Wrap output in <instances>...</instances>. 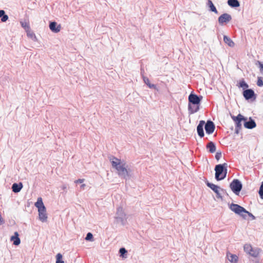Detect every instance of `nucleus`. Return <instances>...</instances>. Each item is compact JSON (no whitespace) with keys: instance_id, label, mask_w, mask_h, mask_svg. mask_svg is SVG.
Masks as SVG:
<instances>
[{"instance_id":"4c0bfd02","label":"nucleus","mask_w":263,"mask_h":263,"mask_svg":"<svg viewBox=\"0 0 263 263\" xmlns=\"http://www.w3.org/2000/svg\"><path fill=\"white\" fill-rule=\"evenodd\" d=\"M257 63L258 64V66H259L260 72H263V63L259 61H257Z\"/></svg>"},{"instance_id":"e433bc0d","label":"nucleus","mask_w":263,"mask_h":263,"mask_svg":"<svg viewBox=\"0 0 263 263\" xmlns=\"http://www.w3.org/2000/svg\"><path fill=\"white\" fill-rule=\"evenodd\" d=\"M245 214H247L249 217H250L252 220H254L256 219V217L255 216H254L251 213L248 212L246 210V212L245 213Z\"/></svg>"},{"instance_id":"bb28decb","label":"nucleus","mask_w":263,"mask_h":263,"mask_svg":"<svg viewBox=\"0 0 263 263\" xmlns=\"http://www.w3.org/2000/svg\"><path fill=\"white\" fill-rule=\"evenodd\" d=\"M26 33L28 37L30 38L32 40H33L34 42L37 41V38L36 37L35 34L30 29L28 30L27 31H26Z\"/></svg>"},{"instance_id":"72a5a7b5","label":"nucleus","mask_w":263,"mask_h":263,"mask_svg":"<svg viewBox=\"0 0 263 263\" xmlns=\"http://www.w3.org/2000/svg\"><path fill=\"white\" fill-rule=\"evenodd\" d=\"M256 84L259 87L263 86V79L262 77H258Z\"/></svg>"},{"instance_id":"dca6fc26","label":"nucleus","mask_w":263,"mask_h":263,"mask_svg":"<svg viewBox=\"0 0 263 263\" xmlns=\"http://www.w3.org/2000/svg\"><path fill=\"white\" fill-rule=\"evenodd\" d=\"M23 187V185L22 182H20L18 183H14L12 185L11 189L13 192L14 193H17L21 191Z\"/></svg>"},{"instance_id":"423d86ee","label":"nucleus","mask_w":263,"mask_h":263,"mask_svg":"<svg viewBox=\"0 0 263 263\" xmlns=\"http://www.w3.org/2000/svg\"><path fill=\"white\" fill-rule=\"evenodd\" d=\"M229 207L230 209L236 214L239 215L245 219H246L247 215L245 214V213L246 212V210L243 207L238 204L233 203L230 204L229 205Z\"/></svg>"},{"instance_id":"2eb2a0df","label":"nucleus","mask_w":263,"mask_h":263,"mask_svg":"<svg viewBox=\"0 0 263 263\" xmlns=\"http://www.w3.org/2000/svg\"><path fill=\"white\" fill-rule=\"evenodd\" d=\"M49 27L50 30L54 33H58L60 32L61 28V25H58L55 21L50 22Z\"/></svg>"},{"instance_id":"412c9836","label":"nucleus","mask_w":263,"mask_h":263,"mask_svg":"<svg viewBox=\"0 0 263 263\" xmlns=\"http://www.w3.org/2000/svg\"><path fill=\"white\" fill-rule=\"evenodd\" d=\"M261 250L259 248H253L249 255L253 257L257 258Z\"/></svg>"},{"instance_id":"aec40b11","label":"nucleus","mask_w":263,"mask_h":263,"mask_svg":"<svg viewBox=\"0 0 263 263\" xmlns=\"http://www.w3.org/2000/svg\"><path fill=\"white\" fill-rule=\"evenodd\" d=\"M227 257L228 259L231 262L236 263L238 261V256L235 254H231L230 253H228L227 254Z\"/></svg>"},{"instance_id":"39448f33","label":"nucleus","mask_w":263,"mask_h":263,"mask_svg":"<svg viewBox=\"0 0 263 263\" xmlns=\"http://www.w3.org/2000/svg\"><path fill=\"white\" fill-rule=\"evenodd\" d=\"M231 118L235 123V134H238L242 128V122L244 123V120H246V117L241 114L237 116L231 115Z\"/></svg>"},{"instance_id":"2f4dec72","label":"nucleus","mask_w":263,"mask_h":263,"mask_svg":"<svg viewBox=\"0 0 263 263\" xmlns=\"http://www.w3.org/2000/svg\"><path fill=\"white\" fill-rule=\"evenodd\" d=\"M22 27L25 29V31H27L30 29L29 24L26 22H21Z\"/></svg>"},{"instance_id":"79ce46f5","label":"nucleus","mask_w":263,"mask_h":263,"mask_svg":"<svg viewBox=\"0 0 263 263\" xmlns=\"http://www.w3.org/2000/svg\"><path fill=\"white\" fill-rule=\"evenodd\" d=\"M85 186V184H82V185H81V187H83V186Z\"/></svg>"},{"instance_id":"6ab92c4d","label":"nucleus","mask_w":263,"mask_h":263,"mask_svg":"<svg viewBox=\"0 0 263 263\" xmlns=\"http://www.w3.org/2000/svg\"><path fill=\"white\" fill-rule=\"evenodd\" d=\"M206 148L209 153H213L216 149V144L213 141H209L206 145Z\"/></svg>"},{"instance_id":"a878e982","label":"nucleus","mask_w":263,"mask_h":263,"mask_svg":"<svg viewBox=\"0 0 263 263\" xmlns=\"http://www.w3.org/2000/svg\"><path fill=\"white\" fill-rule=\"evenodd\" d=\"M0 18L2 22H6L8 20V16L4 10H0Z\"/></svg>"},{"instance_id":"ea45409f","label":"nucleus","mask_w":263,"mask_h":263,"mask_svg":"<svg viewBox=\"0 0 263 263\" xmlns=\"http://www.w3.org/2000/svg\"><path fill=\"white\" fill-rule=\"evenodd\" d=\"M84 181V179H79L78 180H77L76 182L77 183H82Z\"/></svg>"},{"instance_id":"20e7f679","label":"nucleus","mask_w":263,"mask_h":263,"mask_svg":"<svg viewBox=\"0 0 263 263\" xmlns=\"http://www.w3.org/2000/svg\"><path fill=\"white\" fill-rule=\"evenodd\" d=\"M127 216L122 207L117 208L116 215L115 216V222L120 223L122 226H125L127 223Z\"/></svg>"},{"instance_id":"9b49d317","label":"nucleus","mask_w":263,"mask_h":263,"mask_svg":"<svg viewBox=\"0 0 263 263\" xmlns=\"http://www.w3.org/2000/svg\"><path fill=\"white\" fill-rule=\"evenodd\" d=\"M204 129L205 132L208 135L213 133L215 129V125L214 123L211 120H208L206 122H205Z\"/></svg>"},{"instance_id":"c9c22d12","label":"nucleus","mask_w":263,"mask_h":263,"mask_svg":"<svg viewBox=\"0 0 263 263\" xmlns=\"http://www.w3.org/2000/svg\"><path fill=\"white\" fill-rule=\"evenodd\" d=\"M222 154L220 151L216 152L215 154V159L218 161L221 157Z\"/></svg>"},{"instance_id":"7c9ffc66","label":"nucleus","mask_w":263,"mask_h":263,"mask_svg":"<svg viewBox=\"0 0 263 263\" xmlns=\"http://www.w3.org/2000/svg\"><path fill=\"white\" fill-rule=\"evenodd\" d=\"M85 240L89 241H92L93 240V236L92 234L90 232H88L87 233Z\"/></svg>"},{"instance_id":"6e6552de","label":"nucleus","mask_w":263,"mask_h":263,"mask_svg":"<svg viewBox=\"0 0 263 263\" xmlns=\"http://www.w3.org/2000/svg\"><path fill=\"white\" fill-rule=\"evenodd\" d=\"M230 187L236 195H239L242 189V184L239 179H234L230 183Z\"/></svg>"},{"instance_id":"5701e85b","label":"nucleus","mask_w":263,"mask_h":263,"mask_svg":"<svg viewBox=\"0 0 263 263\" xmlns=\"http://www.w3.org/2000/svg\"><path fill=\"white\" fill-rule=\"evenodd\" d=\"M207 5L209 8V10L211 12H214L215 14H218V12L213 3L212 1L211 0H208Z\"/></svg>"},{"instance_id":"ddd939ff","label":"nucleus","mask_w":263,"mask_h":263,"mask_svg":"<svg viewBox=\"0 0 263 263\" xmlns=\"http://www.w3.org/2000/svg\"><path fill=\"white\" fill-rule=\"evenodd\" d=\"M204 124L205 121L204 120H200L197 126V132L198 135L201 138H203L204 136V133L203 130V127L204 126Z\"/></svg>"},{"instance_id":"1a4fd4ad","label":"nucleus","mask_w":263,"mask_h":263,"mask_svg":"<svg viewBox=\"0 0 263 263\" xmlns=\"http://www.w3.org/2000/svg\"><path fill=\"white\" fill-rule=\"evenodd\" d=\"M242 95L246 100L250 102L254 101L257 97V95L251 88H248L242 91Z\"/></svg>"},{"instance_id":"f3484780","label":"nucleus","mask_w":263,"mask_h":263,"mask_svg":"<svg viewBox=\"0 0 263 263\" xmlns=\"http://www.w3.org/2000/svg\"><path fill=\"white\" fill-rule=\"evenodd\" d=\"M10 240L13 242V244L15 246H18L21 243V239L17 232H14V235L11 237Z\"/></svg>"},{"instance_id":"b1692460","label":"nucleus","mask_w":263,"mask_h":263,"mask_svg":"<svg viewBox=\"0 0 263 263\" xmlns=\"http://www.w3.org/2000/svg\"><path fill=\"white\" fill-rule=\"evenodd\" d=\"M227 3L232 8H237L240 6V3L238 0H228Z\"/></svg>"},{"instance_id":"58836bf2","label":"nucleus","mask_w":263,"mask_h":263,"mask_svg":"<svg viewBox=\"0 0 263 263\" xmlns=\"http://www.w3.org/2000/svg\"><path fill=\"white\" fill-rule=\"evenodd\" d=\"M142 78H143V80L144 83L146 85H147V84L150 83L149 80L148 78H147L146 77H144V76H143Z\"/></svg>"},{"instance_id":"c756f323","label":"nucleus","mask_w":263,"mask_h":263,"mask_svg":"<svg viewBox=\"0 0 263 263\" xmlns=\"http://www.w3.org/2000/svg\"><path fill=\"white\" fill-rule=\"evenodd\" d=\"M252 248H253V247L250 244H246L244 245V247H243V249H244L245 252L248 254H249L250 251H251Z\"/></svg>"},{"instance_id":"f257e3e1","label":"nucleus","mask_w":263,"mask_h":263,"mask_svg":"<svg viewBox=\"0 0 263 263\" xmlns=\"http://www.w3.org/2000/svg\"><path fill=\"white\" fill-rule=\"evenodd\" d=\"M109 160L112 167L117 170L120 177L125 180L129 178V170L125 167V163H122L120 159L114 156H111Z\"/></svg>"},{"instance_id":"f8f14e48","label":"nucleus","mask_w":263,"mask_h":263,"mask_svg":"<svg viewBox=\"0 0 263 263\" xmlns=\"http://www.w3.org/2000/svg\"><path fill=\"white\" fill-rule=\"evenodd\" d=\"M244 127L247 129H253L256 126V123L255 120L252 118H248L246 117V120H244Z\"/></svg>"},{"instance_id":"a19ab883","label":"nucleus","mask_w":263,"mask_h":263,"mask_svg":"<svg viewBox=\"0 0 263 263\" xmlns=\"http://www.w3.org/2000/svg\"><path fill=\"white\" fill-rule=\"evenodd\" d=\"M254 263H260V261L258 259H255V260H253Z\"/></svg>"},{"instance_id":"4be33fe9","label":"nucleus","mask_w":263,"mask_h":263,"mask_svg":"<svg viewBox=\"0 0 263 263\" xmlns=\"http://www.w3.org/2000/svg\"><path fill=\"white\" fill-rule=\"evenodd\" d=\"M223 41L227 44L229 46L231 47H233L235 45L234 42L232 40V39L228 36L227 35H223Z\"/></svg>"},{"instance_id":"c85d7f7f","label":"nucleus","mask_w":263,"mask_h":263,"mask_svg":"<svg viewBox=\"0 0 263 263\" xmlns=\"http://www.w3.org/2000/svg\"><path fill=\"white\" fill-rule=\"evenodd\" d=\"M55 263H64L63 260V255L60 253H58L56 255Z\"/></svg>"},{"instance_id":"cd10ccee","label":"nucleus","mask_w":263,"mask_h":263,"mask_svg":"<svg viewBox=\"0 0 263 263\" xmlns=\"http://www.w3.org/2000/svg\"><path fill=\"white\" fill-rule=\"evenodd\" d=\"M119 253L120 254V256L122 258L126 257V254L127 253V251L125 249V248H121L119 249Z\"/></svg>"},{"instance_id":"9d476101","label":"nucleus","mask_w":263,"mask_h":263,"mask_svg":"<svg viewBox=\"0 0 263 263\" xmlns=\"http://www.w3.org/2000/svg\"><path fill=\"white\" fill-rule=\"evenodd\" d=\"M232 16L230 14L224 13L220 15L218 18L219 24L222 26L224 24H227L232 20Z\"/></svg>"},{"instance_id":"4468645a","label":"nucleus","mask_w":263,"mask_h":263,"mask_svg":"<svg viewBox=\"0 0 263 263\" xmlns=\"http://www.w3.org/2000/svg\"><path fill=\"white\" fill-rule=\"evenodd\" d=\"M39 212V219L42 222H46L47 219V215L46 213V209L45 208H40L38 210Z\"/></svg>"},{"instance_id":"f704fd0d","label":"nucleus","mask_w":263,"mask_h":263,"mask_svg":"<svg viewBox=\"0 0 263 263\" xmlns=\"http://www.w3.org/2000/svg\"><path fill=\"white\" fill-rule=\"evenodd\" d=\"M149 88H151V89H154L155 90H157V91H158V89L156 86V85L155 84H151V83H148L147 84V85Z\"/></svg>"},{"instance_id":"393cba45","label":"nucleus","mask_w":263,"mask_h":263,"mask_svg":"<svg viewBox=\"0 0 263 263\" xmlns=\"http://www.w3.org/2000/svg\"><path fill=\"white\" fill-rule=\"evenodd\" d=\"M34 205L37 208V210H39L40 208H46L41 197L37 198V201L35 203Z\"/></svg>"},{"instance_id":"7ed1b4c3","label":"nucleus","mask_w":263,"mask_h":263,"mask_svg":"<svg viewBox=\"0 0 263 263\" xmlns=\"http://www.w3.org/2000/svg\"><path fill=\"white\" fill-rule=\"evenodd\" d=\"M228 164L224 163L219 164L215 167V178L217 181H220L226 178L228 172Z\"/></svg>"},{"instance_id":"a211bd4d","label":"nucleus","mask_w":263,"mask_h":263,"mask_svg":"<svg viewBox=\"0 0 263 263\" xmlns=\"http://www.w3.org/2000/svg\"><path fill=\"white\" fill-rule=\"evenodd\" d=\"M236 86L242 89L243 91H245L249 88L248 84L245 81L244 79H240L238 82Z\"/></svg>"},{"instance_id":"f03ea898","label":"nucleus","mask_w":263,"mask_h":263,"mask_svg":"<svg viewBox=\"0 0 263 263\" xmlns=\"http://www.w3.org/2000/svg\"><path fill=\"white\" fill-rule=\"evenodd\" d=\"M203 97L192 92L189 96L188 111L190 115L195 114L200 109Z\"/></svg>"},{"instance_id":"0eeeda50","label":"nucleus","mask_w":263,"mask_h":263,"mask_svg":"<svg viewBox=\"0 0 263 263\" xmlns=\"http://www.w3.org/2000/svg\"><path fill=\"white\" fill-rule=\"evenodd\" d=\"M205 183L208 187L210 188L216 194L217 198L222 199V197L219 192L220 190L223 193H226L227 195H228L227 191L223 189H221L218 185L211 183L207 180L205 181Z\"/></svg>"},{"instance_id":"473e14b6","label":"nucleus","mask_w":263,"mask_h":263,"mask_svg":"<svg viewBox=\"0 0 263 263\" xmlns=\"http://www.w3.org/2000/svg\"><path fill=\"white\" fill-rule=\"evenodd\" d=\"M258 194L261 199H263V181L261 182L258 191Z\"/></svg>"}]
</instances>
